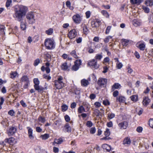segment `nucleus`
Segmentation results:
<instances>
[{"mask_svg":"<svg viewBox=\"0 0 153 153\" xmlns=\"http://www.w3.org/2000/svg\"><path fill=\"white\" fill-rule=\"evenodd\" d=\"M26 9L25 7L21 6L15 11L14 17L19 22H21L23 20L26 14Z\"/></svg>","mask_w":153,"mask_h":153,"instance_id":"f257e3e1","label":"nucleus"},{"mask_svg":"<svg viewBox=\"0 0 153 153\" xmlns=\"http://www.w3.org/2000/svg\"><path fill=\"white\" fill-rule=\"evenodd\" d=\"M45 45L48 49L51 50L55 47V43L54 40L51 38L46 39L45 42Z\"/></svg>","mask_w":153,"mask_h":153,"instance_id":"f03ea898","label":"nucleus"},{"mask_svg":"<svg viewBox=\"0 0 153 153\" xmlns=\"http://www.w3.org/2000/svg\"><path fill=\"white\" fill-rule=\"evenodd\" d=\"M63 79V77L60 76L58 78L57 80L54 81L55 86L57 89H61L64 86V84L62 81Z\"/></svg>","mask_w":153,"mask_h":153,"instance_id":"7ed1b4c3","label":"nucleus"},{"mask_svg":"<svg viewBox=\"0 0 153 153\" xmlns=\"http://www.w3.org/2000/svg\"><path fill=\"white\" fill-rule=\"evenodd\" d=\"M26 17L28 20L29 23L33 24L35 22V19H34V15L33 13L30 12L28 13L26 16Z\"/></svg>","mask_w":153,"mask_h":153,"instance_id":"20e7f679","label":"nucleus"},{"mask_svg":"<svg viewBox=\"0 0 153 153\" xmlns=\"http://www.w3.org/2000/svg\"><path fill=\"white\" fill-rule=\"evenodd\" d=\"M16 131V127L15 126H11L7 131V133L9 136L13 135Z\"/></svg>","mask_w":153,"mask_h":153,"instance_id":"39448f33","label":"nucleus"},{"mask_svg":"<svg viewBox=\"0 0 153 153\" xmlns=\"http://www.w3.org/2000/svg\"><path fill=\"white\" fill-rule=\"evenodd\" d=\"M107 82V79L105 78H99L97 83L101 87H105Z\"/></svg>","mask_w":153,"mask_h":153,"instance_id":"423d86ee","label":"nucleus"},{"mask_svg":"<svg viewBox=\"0 0 153 153\" xmlns=\"http://www.w3.org/2000/svg\"><path fill=\"white\" fill-rule=\"evenodd\" d=\"M72 19L74 22L76 24L80 23L82 20L81 16L79 14L73 16Z\"/></svg>","mask_w":153,"mask_h":153,"instance_id":"0eeeda50","label":"nucleus"},{"mask_svg":"<svg viewBox=\"0 0 153 153\" xmlns=\"http://www.w3.org/2000/svg\"><path fill=\"white\" fill-rule=\"evenodd\" d=\"M101 25V21L98 19L94 20L91 22V25L93 27H98Z\"/></svg>","mask_w":153,"mask_h":153,"instance_id":"6e6552de","label":"nucleus"},{"mask_svg":"<svg viewBox=\"0 0 153 153\" xmlns=\"http://www.w3.org/2000/svg\"><path fill=\"white\" fill-rule=\"evenodd\" d=\"M97 61L95 59H93L89 62L88 65L89 66H92L93 68L97 69L99 68V66L97 65Z\"/></svg>","mask_w":153,"mask_h":153,"instance_id":"1a4fd4ad","label":"nucleus"},{"mask_svg":"<svg viewBox=\"0 0 153 153\" xmlns=\"http://www.w3.org/2000/svg\"><path fill=\"white\" fill-rule=\"evenodd\" d=\"M77 35V33L75 29L71 30L68 33V36L70 39H72L76 37Z\"/></svg>","mask_w":153,"mask_h":153,"instance_id":"9d476101","label":"nucleus"},{"mask_svg":"<svg viewBox=\"0 0 153 153\" xmlns=\"http://www.w3.org/2000/svg\"><path fill=\"white\" fill-rule=\"evenodd\" d=\"M128 126V123L126 121L122 122L118 124V126L121 129H126Z\"/></svg>","mask_w":153,"mask_h":153,"instance_id":"9b49d317","label":"nucleus"},{"mask_svg":"<svg viewBox=\"0 0 153 153\" xmlns=\"http://www.w3.org/2000/svg\"><path fill=\"white\" fill-rule=\"evenodd\" d=\"M151 101L150 100L148 97H144L143 98L142 104L143 105L147 106L148 105Z\"/></svg>","mask_w":153,"mask_h":153,"instance_id":"f8f14e48","label":"nucleus"},{"mask_svg":"<svg viewBox=\"0 0 153 153\" xmlns=\"http://www.w3.org/2000/svg\"><path fill=\"white\" fill-rule=\"evenodd\" d=\"M5 141L10 145H13L16 142L15 139L13 137L5 139Z\"/></svg>","mask_w":153,"mask_h":153,"instance_id":"ddd939ff","label":"nucleus"},{"mask_svg":"<svg viewBox=\"0 0 153 153\" xmlns=\"http://www.w3.org/2000/svg\"><path fill=\"white\" fill-rule=\"evenodd\" d=\"M27 128L28 129V133L29 137L31 139H33L34 137L33 135V130L29 127H27Z\"/></svg>","mask_w":153,"mask_h":153,"instance_id":"4468645a","label":"nucleus"},{"mask_svg":"<svg viewBox=\"0 0 153 153\" xmlns=\"http://www.w3.org/2000/svg\"><path fill=\"white\" fill-rule=\"evenodd\" d=\"M35 90L37 91L38 92L42 93L43 92L44 88L41 86L39 85L35 86L34 87Z\"/></svg>","mask_w":153,"mask_h":153,"instance_id":"2eb2a0df","label":"nucleus"},{"mask_svg":"<svg viewBox=\"0 0 153 153\" xmlns=\"http://www.w3.org/2000/svg\"><path fill=\"white\" fill-rule=\"evenodd\" d=\"M103 149L106 150L107 151L109 152L111 150H113V149L111 148L110 146L107 144H104L102 146Z\"/></svg>","mask_w":153,"mask_h":153,"instance_id":"dca6fc26","label":"nucleus"},{"mask_svg":"<svg viewBox=\"0 0 153 153\" xmlns=\"http://www.w3.org/2000/svg\"><path fill=\"white\" fill-rule=\"evenodd\" d=\"M81 82L82 86L83 87H87L89 84L88 80L85 79H82Z\"/></svg>","mask_w":153,"mask_h":153,"instance_id":"f3484780","label":"nucleus"},{"mask_svg":"<svg viewBox=\"0 0 153 153\" xmlns=\"http://www.w3.org/2000/svg\"><path fill=\"white\" fill-rule=\"evenodd\" d=\"M27 23L25 21L24 22L21 21L20 24V28L23 30L25 31L26 30Z\"/></svg>","mask_w":153,"mask_h":153,"instance_id":"a211bd4d","label":"nucleus"},{"mask_svg":"<svg viewBox=\"0 0 153 153\" xmlns=\"http://www.w3.org/2000/svg\"><path fill=\"white\" fill-rule=\"evenodd\" d=\"M116 101L120 102H124L125 101V98L123 96H120L116 98Z\"/></svg>","mask_w":153,"mask_h":153,"instance_id":"6ab92c4d","label":"nucleus"},{"mask_svg":"<svg viewBox=\"0 0 153 153\" xmlns=\"http://www.w3.org/2000/svg\"><path fill=\"white\" fill-rule=\"evenodd\" d=\"M131 141L130 139L128 137H127L125 138L123 141V144L129 145L131 143Z\"/></svg>","mask_w":153,"mask_h":153,"instance_id":"aec40b11","label":"nucleus"},{"mask_svg":"<svg viewBox=\"0 0 153 153\" xmlns=\"http://www.w3.org/2000/svg\"><path fill=\"white\" fill-rule=\"evenodd\" d=\"M121 87L120 84L118 83H115L112 86L111 90L112 91H114L116 89L120 88Z\"/></svg>","mask_w":153,"mask_h":153,"instance_id":"412c9836","label":"nucleus"},{"mask_svg":"<svg viewBox=\"0 0 153 153\" xmlns=\"http://www.w3.org/2000/svg\"><path fill=\"white\" fill-rule=\"evenodd\" d=\"M131 100L134 102H136L138 100L137 95H133L130 97Z\"/></svg>","mask_w":153,"mask_h":153,"instance_id":"4be33fe9","label":"nucleus"},{"mask_svg":"<svg viewBox=\"0 0 153 153\" xmlns=\"http://www.w3.org/2000/svg\"><path fill=\"white\" fill-rule=\"evenodd\" d=\"M121 42L123 46H126L128 45L129 41L128 39H123L121 40Z\"/></svg>","mask_w":153,"mask_h":153,"instance_id":"5701e85b","label":"nucleus"},{"mask_svg":"<svg viewBox=\"0 0 153 153\" xmlns=\"http://www.w3.org/2000/svg\"><path fill=\"white\" fill-rule=\"evenodd\" d=\"M21 80L22 82H28L29 81V79L26 75L23 76L21 78Z\"/></svg>","mask_w":153,"mask_h":153,"instance_id":"b1692460","label":"nucleus"},{"mask_svg":"<svg viewBox=\"0 0 153 153\" xmlns=\"http://www.w3.org/2000/svg\"><path fill=\"white\" fill-rule=\"evenodd\" d=\"M5 27L4 25H0V34L3 35L5 34Z\"/></svg>","mask_w":153,"mask_h":153,"instance_id":"393cba45","label":"nucleus"},{"mask_svg":"<svg viewBox=\"0 0 153 153\" xmlns=\"http://www.w3.org/2000/svg\"><path fill=\"white\" fill-rule=\"evenodd\" d=\"M78 111L79 113H82L83 112H86L84 108L82 105L80 106L78 108Z\"/></svg>","mask_w":153,"mask_h":153,"instance_id":"a878e982","label":"nucleus"},{"mask_svg":"<svg viewBox=\"0 0 153 153\" xmlns=\"http://www.w3.org/2000/svg\"><path fill=\"white\" fill-rule=\"evenodd\" d=\"M102 57V53L100 54H97L95 57L96 60H100Z\"/></svg>","mask_w":153,"mask_h":153,"instance_id":"bb28decb","label":"nucleus"},{"mask_svg":"<svg viewBox=\"0 0 153 153\" xmlns=\"http://www.w3.org/2000/svg\"><path fill=\"white\" fill-rule=\"evenodd\" d=\"M68 66L66 62L63 63L61 65V68L64 70H67L68 68Z\"/></svg>","mask_w":153,"mask_h":153,"instance_id":"cd10ccee","label":"nucleus"},{"mask_svg":"<svg viewBox=\"0 0 153 153\" xmlns=\"http://www.w3.org/2000/svg\"><path fill=\"white\" fill-rule=\"evenodd\" d=\"M145 4L147 6H151L153 5L152 0H146L145 1Z\"/></svg>","mask_w":153,"mask_h":153,"instance_id":"c85d7f7f","label":"nucleus"},{"mask_svg":"<svg viewBox=\"0 0 153 153\" xmlns=\"http://www.w3.org/2000/svg\"><path fill=\"white\" fill-rule=\"evenodd\" d=\"M40 137L42 140H45L48 139L49 137V135L48 134H45L41 135Z\"/></svg>","mask_w":153,"mask_h":153,"instance_id":"c756f323","label":"nucleus"},{"mask_svg":"<svg viewBox=\"0 0 153 153\" xmlns=\"http://www.w3.org/2000/svg\"><path fill=\"white\" fill-rule=\"evenodd\" d=\"M63 142V140L62 138L58 139H55L54 140V143L57 144H60Z\"/></svg>","mask_w":153,"mask_h":153,"instance_id":"7c9ffc66","label":"nucleus"},{"mask_svg":"<svg viewBox=\"0 0 153 153\" xmlns=\"http://www.w3.org/2000/svg\"><path fill=\"white\" fill-rule=\"evenodd\" d=\"M33 82L34 84V87L35 86L39 85L40 83L39 81L37 78H35L33 79Z\"/></svg>","mask_w":153,"mask_h":153,"instance_id":"2f4dec72","label":"nucleus"},{"mask_svg":"<svg viewBox=\"0 0 153 153\" xmlns=\"http://www.w3.org/2000/svg\"><path fill=\"white\" fill-rule=\"evenodd\" d=\"M143 1V0H130V2L133 4H140Z\"/></svg>","mask_w":153,"mask_h":153,"instance_id":"473e14b6","label":"nucleus"},{"mask_svg":"<svg viewBox=\"0 0 153 153\" xmlns=\"http://www.w3.org/2000/svg\"><path fill=\"white\" fill-rule=\"evenodd\" d=\"M146 46L144 43H141L139 44L138 48L141 51H144L145 48Z\"/></svg>","mask_w":153,"mask_h":153,"instance_id":"72a5a7b5","label":"nucleus"},{"mask_svg":"<svg viewBox=\"0 0 153 153\" xmlns=\"http://www.w3.org/2000/svg\"><path fill=\"white\" fill-rule=\"evenodd\" d=\"M71 55L74 57L76 59H77L78 57L77 56L76 54V51L75 50L72 51L70 53Z\"/></svg>","mask_w":153,"mask_h":153,"instance_id":"f704fd0d","label":"nucleus"},{"mask_svg":"<svg viewBox=\"0 0 153 153\" xmlns=\"http://www.w3.org/2000/svg\"><path fill=\"white\" fill-rule=\"evenodd\" d=\"M17 73L16 72H11L10 74V78L12 79L14 78L16 76Z\"/></svg>","mask_w":153,"mask_h":153,"instance_id":"c9c22d12","label":"nucleus"},{"mask_svg":"<svg viewBox=\"0 0 153 153\" xmlns=\"http://www.w3.org/2000/svg\"><path fill=\"white\" fill-rule=\"evenodd\" d=\"M81 63L82 61L80 59L76 60L74 62V64L76 65L77 66H78L79 67L81 65Z\"/></svg>","mask_w":153,"mask_h":153,"instance_id":"e433bc0d","label":"nucleus"},{"mask_svg":"<svg viewBox=\"0 0 153 153\" xmlns=\"http://www.w3.org/2000/svg\"><path fill=\"white\" fill-rule=\"evenodd\" d=\"M142 8L144 10V12L146 13H148L149 12V9L147 7L143 6Z\"/></svg>","mask_w":153,"mask_h":153,"instance_id":"4c0bfd02","label":"nucleus"},{"mask_svg":"<svg viewBox=\"0 0 153 153\" xmlns=\"http://www.w3.org/2000/svg\"><path fill=\"white\" fill-rule=\"evenodd\" d=\"M83 31L84 34H86L88 31L87 26L86 25H84L83 26Z\"/></svg>","mask_w":153,"mask_h":153,"instance_id":"58836bf2","label":"nucleus"},{"mask_svg":"<svg viewBox=\"0 0 153 153\" xmlns=\"http://www.w3.org/2000/svg\"><path fill=\"white\" fill-rule=\"evenodd\" d=\"M65 127L67 132L71 131V128L69 125L68 123H66L65 126Z\"/></svg>","mask_w":153,"mask_h":153,"instance_id":"ea45409f","label":"nucleus"},{"mask_svg":"<svg viewBox=\"0 0 153 153\" xmlns=\"http://www.w3.org/2000/svg\"><path fill=\"white\" fill-rule=\"evenodd\" d=\"M68 109V106L65 104H64L62 106V111L63 112L65 111Z\"/></svg>","mask_w":153,"mask_h":153,"instance_id":"a19ab883","label":"nucleus"},{"mask_svg":"<svg viewBox=\"0 0 153 153\" xmlns=\"http://www.w3.org/2000/svg\"><path fill=\"white\" fill-rule=\"evenodd\" d=\"M40 62V61L39 59L37 58L35 59L33 63V65L36 66L38 65L39 63Z\"/></svg>","mask_w":153,"mask_h":153,"instance_id":"79ce46f5","label":"nucleus"},{"mask_svg":"<svg viewBox=\"0 0 153 153\" xmlns=\"http://www.w3.org/2000/svg\"><path fill=\"white\" fill-rule=\"evenodd\" d=\"M108 119H111L115 117V115L114 113H109L108 114Z\"/></svg>","mask_w":153,"mask_h":153,"instance_id":"37998d69","label":"nucleus"},{"mask_svg":"<svg viewBox=\"0 0 153 153\" xmlns=\"http://www.w3.org/2000/svg\"><path fill=\"white\" fill-rule=\"evenodd\" d=\"M101 13L106 17L108 18L109 17V15L107 11L105 10H102L101 11Z\"/></svg>","mask_w":153,"mask_h":153,"instance_id":"c03bdc74","label":"nucleus"},{"mask_svg":"<svg viewBox=\"0 0 153 153\" xmlns=\"http://www.w3.org/2000/svg\"><path fill=\"white\" fill-rule=\"evenodd\" d=\"M38 120L39 121L42 123H44L45 121V118L41 116H40L38 118Z\"/></svg>","mask_w":153,"mask_h":153,"instance_id":"a18cd8bd","label":"nucleus"},{"mask_svg":"<svg viewBox=\"0 0 153 153\" xmlns=\"http://www.w3.org/2000/svg\"><path fill=\"white\" fill-rule=\"evenodd\" d=\"M53 32V29L52 28H50L48 30L46 31V33L48 35H50L52 34Z\"/></svg>","mask_w":153,"mask_h":153,"instance_id":"49530a36","label":"nucleus"},{"mask_svg":"<svg viewBox=\"0 0 153 153\" xmlns=\"http://www.w3.org/2000/svg\"><path fill=\"white\" fill-rule=\"evenodd\" d=\"M110 134V130L108 128H107L106 131H105L104 135L106 136H108Z\"/></svg>","mask_w":153,"mask_h":153,"instance_id":"de8ad7c7","label":"nucleus"},{"mask_svg":"<svg viewBox=\"0 0 153 153\" xmlns=\"http://www.w3.org/2000/svg\"><path fill=\"white\" fill-rule=\"evenodd\" d=\"M123 65L121 62H118L116 63V67L118 69H121L123 67Z\"/></svg>","mask_w":153,"mask_h":153,"instance_id":"09e8293b","label":"nucleus"},{"mask_svg":"<svg viewBox=\"0 0 153 153\" xmlns=\"http://www.w3.org/2000/svg\"><path fill=\"white\" fill-rule=\"evenodd\" d=\"M103 104L105 105H109L110 103L108 100H104L102 102Z\"/></svg>","mask_w":153,"mask_h":153,"instance_id":"8fccbe9b","label":"nucleus"},{"mask_svg":"<svg viewBox=\"0 0 153 153\" xmlns=\"http://www.w3.org/2000/svg\"><path fill=\"white\" fill-rule=\"evenodd\" d=\"M79 68V67L78 66H77L76 65L74 64V65L72 66V70L74 71H76Z\"/></svg>","mask_w":153,"mask_h":153,"instance_id":"3c124183","label":"nucleus"},{"mask_svg":"<svg viewBox=\"0 0 153 153\" xmlns=\"http://www.w3.org/2000/svg\"><path fill=\"white\" fill-rule=\"evenodd\" d=\"M149 125L151 127L153 128V118H151L149 119Z\"/></svg>","mask_w":153,"mask_h":153,"instance_id":"603ef678","label":"nucleus"},{"mask_svg":"<svg viewBox=\"0 0 153 153\" xmlns=\"http://www.w3.org/2000/svg\"><path fill=\"white\" fill-rule=\"evenodd\" d=\"M111 27V26H108L107 27L105 32L106 34H108L109 33Z\"/></svg>","mask_w":153,"mask_h":153,"instance_id":"864d4df0","label":"nucleus"},{"mask_svg":"<svg viewBox=\"0 0 153 153\" xmlns=\"http://www.w3.org/2000/svg\"><path fill=\"white\" fill-rule=\"evenodd\" d=\"M11 3V0H7L6 3V6L7 7H8L10 6Z\"/></svg>","mask_w":153,"mask_h":153,"instance_id":"5fc2aeb1","label":"nucleus"},{"mask_svg":"<svg viewBox=\"0 0 153 153\" xmlns=\"http://www.w3.org/2000/svg\"><path fill=\"white\" fill-rule=\"evenodd\" d=\"M101 104L99 102H96L94 104V105L96 108H98L101 106Z\"/></svg>","mask_w":153,"mask_h":153,"instance_id":"6e6d98bb","label":"nucleus"},{"mask_svg":"<svg viewBox=\"0 0 153 153\" xmlns=\"http://www.w3.org/2000/svg\"><path fill=\"white\" fill-rule=\"evenodd\" d=\"M149 19L150 22H153V13H152L150 14Z\"/></svg>","mask_w":153,"mask_h":153,"instance_id":"4d7b16f0","label":"nucleus"},{"mask_svg":"<svg viewBox=\"0 0 153 153\" xmlns=\"http://www.w3.org/2000/svg\"><path fill=\"white\" fill-rule=\"evenodd\" d=\"M86 125L89 127H91L92 126V123L91 121H88L87 122Z\"/></svg>","mask_w":153,"mask_h":153,"instance_id":"13d9d810","label":"nucleus"},{"mask_svg":"<svg viewBox=\"0 0 153 153\" xmlns=\"http://www.w3.org/2000/svg\"><path fill=\"white\" fill-rule=\"evenodd\" d=\"M14 113L15 112L13 110H10L8 112V114L11 116H14Z\"/></svg>","mask_w":153,"mask_h":153,"instance_id":"bf43d9fd","label":"nucleus"},{"mask_svg":"<svg viewBox=\"0 0 153 153\" xmlns=\"http://www.w3.org/2000/svg\"><path fill=\"white\" fill-rule=\"evenodd\" d=\"M20 103L23 107H25L27 106V105L26 103H25L24 101L23 100H22L20 101Z\"/></svg>","mask_w":153,"mask_h":153,"instance_id":"052dcab7","label":"nucleus"},{"mask_svg":"<svg viewBox=\"0 0 153 153\" xmlns=\"http://www.w3.org/2000/svg\"><path fill=\"white\" fill-rule=\"evenodd\" d=\"M43 76L44 78L48 80L50 79L51 78V77L50 76H48L46 74H44Z\"/></svg>","mask_w":153,"mask_h":153,"instance_id":"680f3d73","label":"nucleus"},{"mask_svg":"<svg viewBox=\"0 0 153 153\" xmlns=\"http://www.w3.org/2000/svg\"><path fill=\"white\" fill-rule=\"evenodd\" d=\"M65 121L67 122H69L70 120V117L68 115H66L65 116Z\"/></svg>","mask_w":153,"mask_h":153,"instance_id":"e2e57ef3","label":"nucleus"},{"mask_svg":"<svg viewBox=\"0 0 153 153\" xmlns=\"http://www.w3.org/2000/svg\"><path fill=\"white\" fill-rule=\"evenodd\" d=\"M86 16L87 18L90 17L91 15V12L90 11H88L85 13Z\"/></svg>","mask_w":153,"mask_h":153,"instance_id":"0e129e2a","label":"nucleus"},{"mask_svg":"<svg viewBox=\"0 0 153 153\" xmlns=\"http://www.w3.org/2000/svg\"><path fill=\"white\" fill-rule=\"evenodd\" d=\"M96 131L95 128L94 127L91 128L90 130V132L92 134H94Z\"/></svg>","mask_w":153,"mask_h":153,"instance_id":"69168bd1","label":"nucleus"},{"mask_svg":"<svg viewBox=\"0 0 153 153\" xmlns=\"http://www.w3.org/2000/svg\"><path fill=\"white\" fill-rule=\"evenodd\" d=\"M119 94V92L117 91H115L113 93V96L114 97H117Z\"/></svg>","mask_w":153,"mask_h":153,"instance_id":"338daca9","label":"nucleus"},{"mask_svg":"<svg viewBox=\"0 0 153 153\" xmlns=\"http://www.w3.org/2000/svg\"><path fill=\"white\" fill-rule=\"evenodd\" d=\"M76 104L75 102H73L72 103L71 105V107L73 109L75 108L76 106Z\"/></svg>","mask_w":153,"mask_h":153,"instance_id":"774afa93","label":"nucleus"}]
</instances>
